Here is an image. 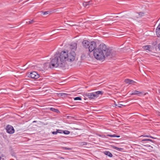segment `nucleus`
<instances>
[{
  "instance_id": "obj_1",
  "label": "nucleus",
  "mask_w": 160,
  "mask_h": 160,
  "mask_svg": "<svg viewBox=\"0 0 160 160\" xmlns=\"http://www.w3.org/2000/svg\"><path fill=\"white\" fill-rule=\"evenodd\" d=\"M76 54L75 52L68 50H65L62 51L60 53L55 55L49 64L50 68H62L65 67L67 64L66 62H72L75 60Z\"/></svg>"
},
{
  "instance_id": "obj_2",
  "label": "nucleus",
  "mask_w": 160,
  "mask_h": 160,
  "mask_svg": "<svg viewBox=\"0 0 160 160\" xmlns=\"http://www.w3.org/2000/svg\"><path fill=\"white\" fill-rule=\"evenodd\" d=\"M112 53V50L108 48L104 44H102L94 50L93 55L97 60H102L106 57L110 56Z\"/></svg>"
},
{
  "instance_id": "obj_3",
  "label": "nucleus",
  "mask_w": 160,
  "mask_h": 160,
  "mask_svg": "<svg viewBox=\"0 0 160 160\" xmlns=\"http://www.w3.org/2000/svg\"><path fill=\"white\" fill-rule=\"evenodd\" d=\"M102 93L103 92L102 91H98L92 93H86L85 95L86 96L88 97L89 98L93 99L95 97H98V95L102 94Z\"/></svg>"
},
{
  "instance_id": "obj_4",
  "label": "nucleus",
  "mask_w": 160,
  "mask_h": 160,
  "mask_svg": "<svg viewBox=\"0 0 160 160\" xmlns=\"http://www.w3.org/2000/svg\"><path fill=\"white\" fill-rule=\"evenodd\" d=\"M96 44L94 42H90L88 49L89 52H91L93 51L94 52V50L97 48Z\"/></svg>"
},
{
  "instance_id": "obj_5",
  "label": "nucleus",
  "mask_w": 160,
  "mask_h": 160,
  "mask_svg": "<svg viewBox=\"0 0 160 160\" xmlns=\"http://www.w3.org/2000/svg\"><path fill=\"white\" fill-rule=\"evenodd\" d=\"M39 75L36 72H33L30 73L28 76V77H31L32 78L36 79L39 77Z\"/></svg>"
},
{
  "instance_id": "obj_6",
  "label": "nucleus",
  "mask_w": 160,
  "mask_h": 160,
  "mask_svg": "<svg viewBox=\"0 0 160 160\" xmlns=\"http://www.w3.org/2000/svg\"><path fill=\"white\" fill-rule=\"evenodd\" d=\"M77 48V43H74L71 44L70 45L69 47V50L68 51H71L75 52Z\"/></svg>"
},
{
  "instance_id": "obj_7",
  "label": "nucleus",
  "mask_w": 160,
  "mask_h": 160,
  "mask_svg": "<svg viewBox=\"0 0 160 160\" xmlns=\"http://www.w3.org/2000/svg\"><path fill=\"white\" fill-rule=\"evenodd\" d=\"M6 129L9 133L12 134L14 132V130L13 127L11 125H8Z\"/></svg>"
},
{
  "instance_id": "obj_8",
  "label": "nucleus",
  "mask_w": 160,
  "mask_h": 160,
  "mask_svg": "<svg viewBox=\"0 0 160 160\" xmlns=\"http://www.w3.org/2000/svg\"><path fill=\"white\" fill-rule=\"evenodd\" d=\"M90 43V42L87 40H84L82 42V44L84 48H88Z\"/></svg>"
},
{
  "instance_id": "obj_9",
  "label": "nucleus",
  "mask_w": 160,
  "mask_h": 160,
  "mask_svg": "<svg viewBox=\"0 0 160 160\" xmlns=\"http://www.w3.org/2000/svg\"><path fill=\"white\" fill-rule=\"evenodd\" d=\"M144 93L143 92H139V91H138L137 90H134L132 91V93H130V95H139L140 94H143Z\"/></svg>"
},
{
  "instance_id": "obj_10",
  "label": "nucleus",
  "mask_w": 160,
  "mask_h": 160,
  "mask_svg": "<svg viewBox=\"0 0 160 160\" xmlns=\"http://www.w3.org/2000/svg\"><path fill=\"white\" fill-rule=\"evenodd\" d=\"M124 82L126 83H128L129 84H133V85H134L133 84V83H136V82L134 81L129 79H126L124 80Z\"/></svg>"
},
{
  "instance_id": "obj_11",
  "label": "nucleus",
  "mask_w": 160,
  "mask_h": 160,
  "mask_svg": "<svg viewBox=\"0 0 160 160\" xmlns=\"http://www.w3.org/2000/svg\"><path fill=\"white\" fill-rule=\"evenodd\" d=\"M156 34L157 37H160V23L156 29Z\"/></svg>"
},
{
  "instance_id": "obj_12",
  "label": "nucleus",
  "mask_w": 160,
  "mask_h": 160,
  "mask_svg": "<svg viewBox=\"0 0 160 160\" xmlns=\"http://www.w3.org/2000/svg\"><path fill=\"white\" fill-rule=\"evenodd\" d=\"M91 1H90L87 2H85L83 3V5L84 7H88V8L89 7V6L90 4H91Z\"/></svg>"
},
{
  "instance_id": "obj_13",
  "label": "nucleus",
  "mask_w": 160,
  "mask_h": 160,
  "mask_svg": "<svg viewBox=\"0 0 160 160\" xmlns=\"http://www.w3.org/2000/svg\"><path fill=\"white\" fill-rule=\"evenodd\" d=\"M150 45H146L143 47V48L145 50H148L150 51Z\"/></svg>"
},
{
  "instance_id": "obj_14",
  "label": "nucleus",
  "mask_w": 160,
  "mask_h": 160,
  "mask_svg": "<svg viewBox=\"0 0 160 160\" xmlns=\"http://www.w3.org/2000/svg\"><path fill=\"white\" fill-rule=\"evenodd\" d=\"M50 110L54 112L57 113L59 112V111L58 109H56L52 108H50Z\"/></svg>"
},
{
  "instance_id": "obj_15",
  "label": "nucleus",
  "mask_w": 160,
  "mask_h": 160,
  "mask_svg": "<svg viewBox=\"0 0 160 160\" xmlns=\"http://www.w3.org/2000/svg\"><path fill=\"white\" fill-rule=\"evenodd\" d=\"M106 155H107L108 156L110 157H111L112 156V154L109 152H106L105 153Z\"/></svg>"
},
{
  "instance_id": "obj_16",
  "label": "nucleus",
  "mask_w": 160,
  "mask_h": 160,
  "mask_svg": "<svg viewBox=\"0 0 160 160\" xmlns=\"http://www.w3.org/2000/svg\"><path fill=\"white\" fill-rule=\"evenodd\" d=\"M108 136L110 137H119V136H117L115 134H113V135H107Z\"/></svg>"
},
{
  "instance_id": "obj_17",
  "label": "nucleus",
  "mask_w": 160,
  "mask_h": 160,
  "mask_svg": "<svg viewBox=\"0 0 160 160\" xmlns=\"http://www.w3.org/2000/svg\"><path fill=\"white\" fill-rule=\"evenodd\" d=\"M143 136L144 137H150L152 138H155L153 137L150 136L149 135H143L141 136V137Z\"/></svg>"
},
{
  "instance_id": "obj_18",
  "label": "nucleus",
  "mask_w": 160,
  "mask_h": 160,
  "mask_svg": "<svg viewBox=\"0 0 160 160\" xmlns=\"http://www.w3.org/2000/svg\"><path fill=\"white\" fill-rule=\"evenodd\" d=\"M63 133L65 134H68L70 133V132L68 130L63 131Z\"/></svg>"
},
{
  "instance_id": "obj_19",
  "label": "nucleus",
  "mask_w": 160,
  "mask_h": 160,
  "mask_svg": "<svg viewBox=\"0 0 160 160\" xmlns=\"http://www.w3.org/2000/svg\"><path fill=\"white\" fill-rule=\"evenodd\" d=\"M112 147L114 149H116L118 151H120V148H118V147L114 146H112Z\"/></svg>"
},
{
  "instance_id": "obj_20",
  "label": "nucleus",
  "mask_w": 160,
  "mask_h": 160,
  "mask_svg": "<svg viewBox=\"0 0 160 160\" xmlns=\"http://www.w3.org/2000/svg\"><path fill=\"white\" fill-rule=\"evenodd\" d=\"M74 100H82V98L80 97H76V98H74Z\"/></svg>"
},
{
  "instance_id": "obj_21",
  "label": "nucleus",
  "mask_w": 160,
  "mask_h": 160,
  "mask_svg": "<svg viewBox=\"0 0 160 160\" xmlns=\"http://www.w3.org/2000/svg\"><path fill=\"white\" fill-rule=\"evenodd\" d=\"M144 14V13L142 12H139L138 13V15L140 16V17H141L142 16H143Z\"/></svg>"
},
{
  "instance_id": "obj_22",
  "label": "nucleus",
  "mask_w": 160,
  "mask_h": 160,
  "mask_svg": "<svg viewBox=\"0 0 160 160\" xmlns=\"http://www.w3.org/2000/svg\"><path fill=\"white\" fill-rule=\"evenodd\" d=\"M149 141L152 142V140L150 139H143L142 140V141Z\"/></svg>"
},
{
  "instance_id": "obj_23",
  "label": "nucleus",
  "mask_w": 160,
  "mask_h": 160,
  "mask_svg": "<svg viewBox=\"0 0 160 160\" xmlns=\"http://www.w3.org/2000/svg\"><path fill=\"white\" fill-rule=\"evenodd\" d=\"M60 95L62 96H67L68 95L67 93H60Z\"/></svg>"
},
{
  "instance_id": "obj_24",
  "label": "nucleus",
  "mask_w": 160,
  "mask_h": 160,
  "mask_svg": "<svg viewBox=\"0 0 160 160\" xmlns=\"http://www.w3.org/2000/svg\"><path fill=\"white\" fill-rule=\"evenodd\" d=\"M57 131L58 132V133H63V131L61 130H57Z\"/></svg>"
},
{
  "instance_id": "obj_25",
  "label": "nucleus",
  "mask_w": 160,
  "mask_h": 160,
  "mask_svg": "<svg viewBox=\"0 0 160 160\" xmlns=\"http://www.w3.org/2000/svg\"><path fill=\"white\" fill-rule=\"evenodd\" d=\"M50 12L49 11H46V12H44L43 13V14L46 15V14H50Z\"/></svg>"
},
{
  "instance_id": "obj_26",
  "label": "nucleus",
  "mask_w": 160,
  "mask_h": 160,
  "mask_svg": "<svg viewBox=\"0 0 160 160\" xmlns=\"http://www.w3.org/2000/svg\"><path fill=\"white\" fill-rule=\"evenodd\" d=\"M52 133L53 134H56L58 133L57 131H53L52 132Z\"/></svg>"
},
{
  "instance_id": "obj_27",
  "label": "nucleus",
  "mask_w": 160,
  "mask_h": 160,
  "mask_svg": "<svg viewBox=\"0 0 160 160\" xmlns=\"http://www.w3.org/2000/svg\"><path fill=\"white\" fill-rule=\"evenodd\" d=\"M33 22H34V21H33V20H32L31 21H29L28 22V24H31Z\"/></svg>"
},
{
  "instance_id": "obj_28",
  "label": "nucleus",
  "mask_w": 160,
  "mask_h": 160,
  "mask_svg": "<svg viewBox=\"0 0 160 160\" xmlns=\"http://www.w3.org/2000/svg\"><path fill=\"white\" fill-rule=\"evenodd\" d=\"M64 148L66 150H71V148H68L67 147H64Z\"/></svg>"
},
{
  "instance_id": "obj_29",
  "label": "nucleus",
  "mask_w": 160,
  "mask_h": 160,
  "mask_svg": "<svg viewBox=\"0 0 160 160\" xmlns=\"http://www.w3.org/2000/svg\"><path fill=\"white\" fill-rule=\"evenodd\" d=\"M125 36H124V34H121V38H122V37H124Z\"/></svg>"
},
{
  "instance_id": "obj_30",
  "label": "nucleus",
  "mask_w": 160,
  "mask_h": 160,
  "mask_svg": "<svg viewBox=\"0 0 160 160\" xmlns=\"http://www.w3.org/2000/svg\"><path fill=\"white\" fill-rule=\"evenodd\" d=\"M116 106L120 108V104H116Z\"/></svg>"
},
{
  "instance_id": "obj_31",
  "label": "nucleus",
  "mask_w": 160,
  "mask_h": 160,
  "mask_svg": "<svg viewBox=\"0 0 160 160\" xmlns=\"http://www.w3.org/2000/svg\"><path fill=\"white\" fill-rule=\"evenodd\" d=\"M65 30V29H62V28H59V29H55L54 30V31H55V30Z\"/></svg>"
},
{
  "instance_id": "obj_32",
  "label": "nucleus",
  "mask_w": 160,
  "mask_h": 160,
  "mask_svg": "<svg viewBox=\"0 0 160 160\" xmlns=\"http://www.w3.org/2000/svg\"><path fill=\"white\" fill-rule=\"evenodd\" d=\"M82 143H83V145H87V143L86 142H83Z\"/></svg>"
},
{
  "instance_id": "obj_33",
  "label": "nucleus",
  "mask_w": 160,
  "mask_h": 160,
  "mask_svg": "<svg viewBox=\"0 0 160 160\" xmlns=\"http://www.w3.org/2000/svg\"><path fill=\"white\" fill-rule=\"evenodd\" d=\"M158 48L160 50V43L158 45Z\"/></svg>"
},
{
  "instance_id": "obj_34",
  "label": "nucleus",
  "mask_w": 160,
  "mask_h": 160,
  "mask_svg": "<svg viewBox=\"0 0 160 160\" xmlns=\"http://www.w3.org/2000/svg\"><path fill=\"white\" fill-rule=\"evenodd\" d=\"M126 106V105H123V104H121V108L122 107L121 106Z\"/></svg>"
},
{
  "instance_id": "obj_35",
  "label": "nucleus",
  "mask_w": 160,
  "mask_h": 160,
  "mask_svg": "<svg viewBox=\"0 0 160 160\" xmlns=\"http://www.w3.org/2000/svg\"><path fill=\"white\" fill-rule=\"evenodd\" d=\"M157 114H158V116H160V112H158L157 113Z\"/></svg>"
},
{
  "instance_id": "obj_36",
  "label": "nucleus",
  "mask_w": 160,
  "mask_h": 160,
  "mask_svg": "<svg viewBox=\"0 0 160 160\" xmlns=\"http://www.w3.org/2000/svg\"><path fill=\"white\" fill-rule=\"evenodd\" d=\"M146 93H147V92H146ZM144 94V95H145L146 94V93H144V94Z\"/></svg>"
},
{
  "instance_id": "obj_37",
  "label": "nucleus",
  "mask_w": 160,
  "mask_h": 160,
  "mask_svg": "<svg viewBox=\"0 0 160 160\" xmlns=\"http://www.w3.org/2000/svg\"><path fill=\"white\" fill-rule=\"evenodd\" d=\"M75 25H70L71 26H74Z\"/></svg>"
},
{
  "instance_id": "obj_38",
  "label": "nucleus",
  "mask_w": 160,
  "mask_h": 160,
  "mask_svg": "<svg viewBox=\"0 0 160 160\" xmlns=\"http://www.w3.org/2000/svg\"><path fill=\"white\" fill-rule=\"evenodd\" d=\"M120 149H121V150H122V148H121Z\"/></svg>"
},
{
  "instance_id": "obj_39",
  "label": "nucleus",
  "mask_w": 160,
  "mask_h": 160,
  "mask_svg": "<svg viewBox=\"0 0 160 160\" xmlns=\"http://www.w3.org/2000/svg\"><path fill=\"white\" fill-rule=\"evenodd\" d=\"M1 158V157L0 156V158Z\"/></svg>"
},
{
  "instance_id": "obj_40",
  "label": "nucleus",
  "mask_w": 160,
  "mask_h": 160,
  "mask_svg": "<svg viewBox=\"0 0 160 160\" xmlns=\"http://www.w3.org/2000/svg\"><path fill=\"white\" fill-rule=\"evenodd\" d=\"M1 158H0V160H1Z\"/></svg>"
}]
</instances>
